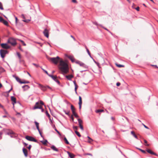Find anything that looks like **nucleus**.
<instances>
[{
  "instance_id": "nucleus-1",
  "label": "nucleus",
  "mask_w": 158,
  "mask_h": 158,
  "mask_svg": "<svg viewBox=\"0 0 158 158\" xmlns=\"http://www.w3.org/2000/svg\"><path fill=\"white\" fill-rule=\"evenodd\" d=\"M59 69H69V63L66 60H63L61 59L58 65Z\"/></svg>"
},
{
  "instance_id": "nucleus-2",
  "label": "nucleus",
  "mask_w": 158,
  "mask_h": 158,
  "mask_svg": "<svg viewBox=\"0 0 158 158\" xmlns=\"http://www.w3.org/2000/svg\"><path fill=\"white\" fill-rule=\"evenodd\" d=\"M61 59L59 56H57L56 57L49 58L48 59V60L52 63L55 64H57L58 63L59 64V63Z\"/></svg>"
},
{
  "instance_id": "nucleus-3",
  "label": "nucleus",
  "mask_w": 158,
  "mask_h": 158,
  "mask_svg": "<svg viewBox=\"0 0 158 158\" xmlns=\"http://www.w3.org/2000/svg\"><path fill=\"white\" fill-rule=\"evenodd\" d=\"M76 63L79 65L81 67L85 69H88V66L85 63L79 61L77 60L76 61Z\"/></svg>"
},
{
  "instance_id": "nucleus-4",
  "label": "nucleus",
  "mask_w": 158,
  "mask_h": 158,
  "mask_svg": "<svg viewBox=\"0 0 158 158\" xmlns=\"http://www.w3.org/2000/svg\"><path fill=\"white\" fill-rule=\"evenodd\" d=\"M39 85V87L40 89L43 91H45L46 90L47 88H49L50 89H51V88L48 86H43L42 85L40 84H38Z\"/></svg>"
},
{
  "instance_id": "nucleus-5",
  "label": "nucleus",
  "mask_w": 158,
  "mask_h": 158,
  "mask_svg": "<svg viewBox=\"0 0 158 158\" xmlns=\"http://www.w3.org/2000/svg\"><path fill=\"white\" fill-rule=\"evenodd\" d=\"M25 139L30 141L34 142H37V140L35 139L34 138L31 136L28 135L26 136L25 137Z\"/></svg>"
},
{
  "instance_id": "nucleus-6",
  "label": "nucleus",
  "mask_w": 158,
  "mask_h": 158,
  "mask_svg": "<svg viewBox=\"0 0 158 158\" xmlns=\"http://www.w3.org/2000/svg\"><path fill=\"white\" fill-rule=\"evenodd\" d=\"M0 53L1 57L4 58L5 57L6 54L8 53V52L6 50L1 49L0 50Z\"/></svg>"
},
{
  "instance_id": "nucleus-7",
  "label": "nucleus",
  "mask_w": 158,
  "mask_h": 158,
  "mask_svg": "<svg viewBox=\"0 0 158 158\" xmlns=\"http://www.w3.org/2000/svg\"><path fill=\"white\" fill-rule=\"evenodd\" d=\"M71 109L72 112L73 114L75 116V117L76 118H78V116L77 115V114L75 112V108L72 105H71Z\"/></svg>"
},
{
  "instance_id": "nucleus-8",
  "label": "nucleus",
  "mask_w": 158,
  "mask_h": 158,
  "mask_svg": "<svg viewBox=\"0 0 158 158\" xmlns=\"http://www.w3.org/2000/svg\"><path fill=\"white\" fill-rule=\"evenodd\" d=\"M8 42L11 44L12 45H15L16 44L15 40L12 38H10L9 39Z\"/></svg>"
},
{
  "instance_id": "nucleus-9",
  "label": "nucleus",
  "mask_w": 158,
  "mask_h": 158,
  "mask_svg": "<svg viewBox=\"0 0 158 158\" xmlns=\"http://www.w3.org/2000/svg\"><path fill=\"white\" fill-rule=\"evenodd\" d=\"M0 22L6 26H8V22L6 21L4 19L1 17H0Z\"/></svg>"
},
{
  "instance_id": "nucleus-10",
  "label": "nucleus",
  "mask_w": 158,
  "mask_h": 158,
  "mask_svg": "<svg viewBox=\"0 0 158 158\" xmlns=\"http://www.w3.org/2000/svg\"><path fill=\"white\" fill-rule=\"evenodd\" d=\"M50 77H51L55 82H56L58 84L60 85V81L57 79V77L56 76H54L53 75L50 76Z\"/></svg>"
},
{
  "instance_id": "nucleus-11",
  "label": "nucleus",
  "mask_w": 158,
  "mask_h": 158,
  "mask_svg": "<svg viewBox=\"0 0 158 158\" xmlns=\"http://www.w3.org/2000/svg\"><path fill=\"white\" fill-rule=\"evenodd\" d=\"M67 57L71 60L72 62H75L76 63V61L77 60H76L74 57L73 56H68Z\"/></svg>"
},
{
  "instance_id": "nucleus-12",
  "label": "nucleus",
  "mask_w": 158,
  "mask_h": 158,
  "mask_svg": "<svg viewBox=\"0 0 158 158\" xmlns=\"http://www.w3.org/2000/svg\"><path fill=\"white\" fill-rule=\"evenodd\" d=\"M1 46L2 48L6 49H8L10 48V46L6 44H2Z\"/></svg>"
},
{
  "instance_id": "nucleus-13",
  "label": "nucleus",
  "mask_w": 158,
  "mask_h": 158,
  "mask_svg": "<svg viewBox=\"0 0 158 158\" xmlns=\"http://www.w3.org/2000/svg\"><path fill=\"white\" fill-rule=\"evenodd\" d=\"M43 33L46 37L48 38L49 37V33H48V31L47 29H45L44 32Z\"/></svg>"
},
{
  "instance_id": "nucleus-14",
  "label": "nucleus",
  "mask_w": 158,
  "mask_h": 158,
  "mask_svg": "<svg viewBox=\"0 0 158 158\" xmlns=\"http://www.w3.org/2000/svg\"><path fill=\"white\" fill-rule=\"evenodd\" d=\"M11 100L12 102V103L13 105V107H14L15 104L16 103V98L14 97V96H11Z\"/></svg>"
},
{
  "instance_id": "nucleus-15",
  "label": "nucleus",
  "mask_w": 158,
  "mask_h": 158,
  "mask_svg": "<svg viewBox=\"0 0 158 158\" xmlns=\"http://www.w3.org/2000/svg\"><path fill=\"white\" fill-rule=\"evenodd\" d=\"M39 109H41L42 112H43L44 111V109L42 108V106H34V107L33 109L34 110Z\"/></svg>"
},
{
  "instance_id": "nucleus-16",
  "label": "nucleus",
  "mask_w": 158,
  "mask_h": 158,
  "mask_svg": "<svg viewBox=\"0 0 158 158\" xmlns=\"http://www.w3.org/2000/svg\"><path fill=\"white\" fill-rule=\"evenodd\" d=\"M79 102L78 103V104L79 105V109H80L81 108V104H82V98H81V97L80 96H79Z\"/></svg>"
},
{
  "instance_id": "nucleus-17",
  "label": "nucleus",
  "mask_w": 158,
  "mask_h": 158,
  "mask_svg": "<svg viewBox=\"0 0 158 158\" xmlns=\"http://www.w3.org/2000/svg\"><path fill=\"white\" fill-rule=\"evenodd\" d=\"M23 151L25 156L26 157H27L28 154L27 150L26 148H23Z\"/></svg>"
},
{
  "instance_id": "nucleus-18",
  "label": "nucleus",
  "mask_w": 158,
  "mask_h": 158,
  "mask_svg": "<svg viewBox=\"0 0 158 158\" xmlns=\"http://www.w3.org/2000/svg\"><path fill=\"white\" fill-rule=\"evenodd\" d=\"M67 153L68 154L70 158H74L75 156V155H74L72 153L69 152H67Z\"/></svg>"
},
{
  "instance_id": "nucleus-19",
  "label": "nucleus",
  "mask_w": 158,
  "mask_h": 158,
  "mask_svg": "<svg viewBox=\"0 0 158 158\" xmlns=\"http://www.w3.org/2000/svg\"><path fill=\"white\" fill-rule=\"evenodd\" d=\"M14 134V132L12 131H9L7 133V135H10V136L11 137H13V136L12 135H13Z\"/></svg>"
},
{
  "instance_id": "nucleus-20",
  "label": "nucleus",
  "mask_w": 158,
  "mask_h": 158,
  "mask_svg": "<svg viewBox=\"0 0 158 158\" xmlns=\"http://www.w3.org/2000/svg\"><path fill=\"white\" fill-rule=\"evenodd\" d=\"M147 152L149 153H150L151 154L154 155H156V153H154L150 149H148L147 150Z\"/></svg>"
},
{
  "instance_id": "nucleus-21",
  "label": "nucleus",
  "mask_w": 158,
  "mask_h": 158,
  "mask_svg": "<svg viewBox=\"0 0 158 158\" xmlns=\"http://www.w3.org/2000/svg\"><path fill=\"white\" fill-rule=\"evenodd\" d=\"M66 78L69 80H71V79L73 77V76L72 75L66 76Z\"/></svg>"
},
{
  "instance_id": "nucleus-22",
  "label": "nucleus",
  "mask_w": 158,
  "mask_h": 158,
  "mask_svg": "<svg viewBox=\"0 0 158 158\" xmlns=\"http://www.w3.org/2000/svg\"><path fill=\"white\" fill-rule=\"evenodd\" d=\"M51 148L54 151H55L56 152L58 151V150L56 148V147L54 145H52L51 146Z\"/></svg>"
},
{
  "instance_id": "nucleus-23",
  "label": "nucleus",
  "mask_w": 158,
  "mask_h": 158,
  "mask_svg": "<svg viewBox=\"0 0 158 158\" xmlns=\"http://www.w3.org/2000/svg\"><path fill=\"white\" fill-rule=\"evenodd\" d=\"M34 123L35 124L37 129L38 130H39L40 129L39 127V123L37 122L36 121H35L34 122Z\"/></svg>"
},
{
  "instance_id": "nucleus-24",
  "label": "nucleus",
  "mask_w": 158,
  "mask_h": 158,
  "mask_svg": "<svg viewBox=\"0 0 158 158\" xmlns=\"http://www.w3.org/2000/svg\"><path fill=\"white\" fill-rule=\"evenodd\" d=\"M115 64L117 67H118L119 68H120L122 67H124V65L118 64L117 63H115Z\"/></svg>"
},
{
  "instance_id": "nucleus-25",
  "label": "nucleus",
  "mask_w": 158,
  "mask_h": 158,
  "mask_svg": "<svg viewBox=\"0 0 158 158\" xmlns=\"http://www.w3.org/2000/svg\"><path fill=\"white\" fill-rule=\"evenodd\" d=\"M77 120L79 123V126L82 125L83 123L82 121L80 118H78Z\"/></svg>"
},
{
  "instance_id": "nucleus-26",
  "label": "nucleus",
  "mask_w": 158,
  "mask_h": 158,
  "mask_svg": "<svg viewBox=\"0 0 158 158\" xmlns=\"http://www.w3.org/2000/svg\"><path fill=\"white\" fill-rule=\"evenodd\" d=\"M41 142L44 145H46L48 143V141L47 140L45 139L44 140L41 141Z\"/></svg>"
},
{
  "instance_id": "nucleus-27",
  "label": "nucleus",
  "mask_w": 158,
  "mask_h": 158,
  "mask_svg": "<svg viewBox=\"0 0 158 158\" xmlns=\"http://www.w3.org/2000/svg\"><path fill=\"white\" fill-rule=\"evenodd\" d=\"M15 78L16 81L19 82L21 84V82H22V81H21L20 79L18 77H15Z\"/></svg>"
},
{
  "instance_id": "nucleus-28",
  "label": "nucleus",
  "mask_w": 158,
  "mask_h": 158,
  "mask_svg": "<svg viewBox=\"0 0 158 158\" xmlns=\"http://www.w3.org/2000/svg\"><path fill=\"white\" fill-rule=\"evenodd\" d=\"M61 70L62 73H67L68 72L69 70Z\"/></svg>"
},
{
  "instance_id": "nucleus-29",
  "label": "nucleus",
  "mask_w": 158,
  "mask_h": 158,
  "mask_svg": "<svg viewBox=\"0 0 158 158\" xmlns=\"http://www.w3.org/2000/svg\"><path fill=\"white\" fill-rule=\"evenodd\" d=\"M131 134L136 139H138L137 136L135 135L134 132L133 131H131Z\"/></svg>"
},
{
  "instance_id": "nucleus-30",
  "label": "nucleus",
  "mask_w": 158,
  "mask_h": 158,
  "mask_svg": "<svg viewBox=\"0 0 158 158\" xmlns=\"http://www.w3.org/2000/svg\"><path fill=\"white\" fill-rule=\"evenodd\" d=\"M17 55L19 59H21L22 58V56L18 52H17Z\"/></svg>"
},
{
  "instance_id": "nucleus-31",
  "label": "nucleus",
  "mask_w": 158,
  "mask_h": 158,
  "mask_svg": "<svg viewBox=\"0 0 158 158\" xmlns=\"http://www.w3.org/2000/svg\"><path fill=\"white\" fill-rule=\"evenodd\" d=\"M64 140L65 141L66 143L68 144H69V142H68V141L67 139L65 137H64Z\"/></svg>"
},
{
  "instance_id": "nucleus-32",
  "label": "nucleus",
  "mask_w": 158,
  "mask_h": 158,
  "mask_svg": "<svg viewBox=\"0 0 158 158\" xmlns=\"http://www.w3.org/2000/svg\"><path fill=\"white\" fill-rule=\"evenodd\" d=\"M43 71H44V72L45 73H46L49 77H50V76H52V74H49L48 73V72L46 70H43Z\"/></svg>"
},
{
  "instance_id": "nucleus-33",
  "label": "nucleus",
  "mask_w": 158,
  "mask_h": 158,
  "mask_svg": "<svg viewBox=\"0 0 158 158\" xmlns=\"http://www.w3.org/2000/svg\"><path fill=\"white\" fill-rule=\"evenodd\" d=\"M87 138L89 139L88 142L89 143H91L93 141V139L89 136H87Z\"/></svg>"
},
{
  "instance_id": "nucleus-34",
  "label": "nucleus",
  "mask_w": 158,
  "mask_h": 158,
  "mask_svg": "<svg viewBox=\"0 0 158 158\" xmlns=\"http://www.w3.org/2000/svg\"><path fill=\"white\" fill-rule=\"evenodd\" d=\"M104 111V110H96V112L97 113H98L101 112H102Z\"/></svg>"
},
{
  "instance_id": "nucleus-35",
  "label": "nucleus",
  "mask_w": 158,
  "mask_h": 158,
  "mask_svg": "<svg viewBox=\"0 0 158 158\" xmlns=\"http://www.w3.org/2000/svg\"><path fill=\"white\" fill-rule=\"evenodd\" d=\"M137 149L139 150H140L143 153H146V152H145V151H144V150H142V149H140V148H137Z\"/></svg>"
},
{
  "instance_id": "nucleus-36",
  "label": "nucleus",
  "mask_w": 158,
  "mask_h": 158,
  "mask_svg": "<svg viewBox=\"0 0 158 158\" xmlns=\"http://www.w3.org/2000/svg\"><path fill=\"white\" fill-rule=\"evenodd\" d=\"M75 132L76 134L79 137H80L81 136V135L80 134V133L77 131H75Z\"/></svg>"
},
{
  "instance_id": "nucleus-37",
  "label": "nucleus",
  "mask_w": 158,
  "mask_h": 158,
  "mask_svg": "<svg viewBox=\"0 0 158 158\" xmlns=\"http://www.w3.org/2000/svg\"><path fill=\"white\" fill-rule=\"evenodd\" d=\"M29 83V82L28 81H22V82H21V84H27Z\"/></svg>"
},
{
  "instance_id": "nucleus-38",
  "label": "nucleus",
  "mask_w": 158,
  "mask_h": 158,
  "mask_svg": "<svg viewBox=\"0 0 158 158\" xmlns=\"http://www.w3.org/2000/svg\"><path fill=\"white\" fill-rule=\"evenodd\" d=\"M46 115L48 117V118H50V115L48 114V111H46Z\"/></svg>"
},
{
  "instance_id": "nucleus-39",
  "label": "nucleus",
  "mask_w": 158,
  "mask_h": 158,
  "mask_svg": "<svg viewBox=\"0 0 158 158\" xmlns=\"http://www.w3.org/2000/svg\"><path fill=\"white\" fill-rule=\"evenodd\" d=\"M19 40L22 43L24 46H25L26 45V44L23 41L20 40Z\"/></svg>"
},
{
  "instance_id": "nucleus-40",
  "label": "nucleus",
  "mask_w": 158,
  "mask_h": 158,
  "mask_svg": "<svg viewBox=\"0 0 158 158\" xmlns=\"http://www.w3.org/2000/svg\"><path fill=\"white\" fill-rule=\"evenodd\" d=\"M0 9L2 10H3V7L2 5L1 2H0Z\"/></svg>"
},
{
  "instance_id": "nucleus-41",
  "label": "nucleus",
  "mask_w": 158,
  "mask_h": 158,
  "mask_svg": "<svg viewBox=\"0 0 158 158\" xmlns=\"http://www.w3.org/2000/svg\"><path fill=\"white\" fill-rule=\"evenodd\" d=\"M63 111L65 113V114L68 115H69V111H68L67 112H66V111L65 110H63Z\"/></svg>"
},
{
  "instance_id": "nucleus-42",
  "label": "nucleus",
  "mask_w": 158,
  "mask_h": 158,
  "mask_svg": "<svg viewBox=\"0 0 158 158\" xmlns=\"http://www.w3.org/2000/svg\"><path fill=\"white\" fill-rule=\"evenodd\" d=\"M144 142L145 143H146V144L145 145V146H149V144L147 143V141L146 140L144 139Z\"/></svg>"
},
{
  "instance_id": "nucleus-43",
  "label": "nucleus",
  "mask_w": 158,
  "mask_h": 158,
  "mask_svg": "<svg viewBox=\"0 0 158 158\" xmlns=\"http://www.w3.org/2000/svg\"><path fill=\"white\" fill-rule=\"evenodd\" d=\"M23 21L24 22H26V23H28V22H29V21H30V20H29V19H26V20L24 19V20H23Z\"/></svg>"
},
{
  "instance_id": "nucleus-44",
  "label": "nucleus",
  "mask_w": 158,
  "mask_h": 158,
  "mask_svg": "<svg viewBox=\"0 0 158 158\" xmlns=\"http://www.w3.org/2000/svg\"><path fill=\"white\" fill-rule=\"evenodd\" d=\"M86 51L88 54L90 56V53L89 50V49L86 47Z\"/></svg>"
},
{
  "instance_id": "nucleus-45",
  "label": "nucleus",
  "mask_w": 158,
  "mask_h": 158,
  "mask_svg": "<svg viewBox=\"0 0 158 158\" xmlns=\"http://www.w3.org/2000/svg\"><path fill=\"white\" fill-rule=\"evenodd\" d=\"M73 128L74 130H77L78 129V127L77 126H73Z\"/></svg>"
},
{
  "instance_id": "nucleus-46",
  "label": "nucleus",
  "mask_w": 158,
  "mask_h": 158,
  "mask_svg": "<svg viewBox=\"0 0 158 158\" xmlns=\"http://www.w3.org/2000/svg\"><path fill=\"white\" fill-rule=\"evenodd\" d=\"M19 62L21 63H24V60H23L22 59V58L21 59H19Z\"/></svg>"
},
{
  "instance_id": "nucleus-47",
  "label": "nucleus",
  "mask_w": 158,
  "mask_h": 158,
  "mask_svg": "<svg viewBox=\"0 0 158 158\" xmlns=\"http://www.w3.org/2000/svg\"><path fill=\"white\" fill-rule=\"evenodd\" d=\"M35 106H40V103L39 102H36Z\"/></svg>"
},
{
  "instance_id": "nucleus-48",
  "label": "nucleus",
  "mask_w": 158,
  "mask_h": 158,
  "mask_svg": "<svg viewBox=\"0 0 158 158\" xmlns=\"http://www.w3.org/2000/svg\"><path fill=\"white\" fill-rule=\"evenodd\" d=\"M55 130L60 135H61V134L59 131L56 128L55 129Z\"/></svg>"
},
{
  "instance_id": "nucleus-49",
  "label": "nucleus",
  "mask_w": 158,
  "mask_h": 158,
  "mask_svg": "<svg viewBox=\"0 0 158 158\" xmlns=\"http://www.w3.org/2000/svg\"><path fill=\"white\" fill-rule=\"evenodd\" d=\"M39 102L40 103V104H41L42 105H44V103L42 101L40 100V102Z\"/></svg>"
},
{
  "instance_id": "nucleus-50",
  "label": "nucleus",
  "mask_w": 158,
  "mask_h": 158,
  "mask_svg": "<svg viewBox=\"0 0 158 158\" xmlns=\"http://www.w3.org/2000/svg\"><path fill=\"white\" fill-rule=\"evenodd\" d=\"M81 129L82 130H84V128H83V126L82 125H80V126H79Z\"/></svg>"
},
{
  "instance_id": "nucleus-51",
  "label": "nucleus",
  "mask_w": 158,
  "mask_h": 158,
  "mask_svg": "<svg viewBox=\"0 0 158 158\" xmlns=\"http://www.w3.org/2000/svg\"><path fill=\"white\" fill-rule=\"evenodd\" d=\"M96 63L97 64V65L98 66V68H99V69L101 68V67H100V64L99 63H97V62H96Z\"/></svg>"
},
{
  "instance_id": "nucleus-52",
  "label": "nucleus",
  "mask_w": 158,
  "mask_h": 158,
  "mask_svg": "<svg viewBox=\"0 0 158 158\" xmlns=\"http://www.w3.org/2000/svg\"><path fill=\"white\" fill-rule=\"evenodd\" d=\"M15 19L16 23L17 24V23L18 21V20L17 17H15Z\"/></svg>"
},
{
  "instance_id": "nucleus-53",
  "label": "nucleus",
  "mask_w": 158,
  "mask_h": 158,
  "mask_svg": "<svg viewBox=\"0 0 158 158\" xmlns=\"http://www.w3.org/2000/svg\"><path fill=\"white\" fill-rule=\"evenodd\" d=\"M135 9H136L137 11H139V7L138 6L135 8Z\"/></svg>"
},
{
  "instance_id": "nucleus-54",
  "label": "nucleus",
  "mask_w": 158,
  "mask_h": 158,
  "mask_svg": "<svg viewBox=\"0 0 158 158\" xmlns=\"http://www.w3.org/2000/svg\"><path fill=\"white\" fill-rule=\"evenodd\" d=\"M25 87L27 88V89H28L30 88V87L27 85H25Z\"/></svg>"
},
{
  "instance_id": "nucleus-55",
  "label": "nucleus",
  "mask_w": 158,
  "mask_h": 158,
  "mask_svg": "<svg viewBox=\"0 0 158 158\" xmlns=\"http://www.w3.org/2000/svg\"><path fill=\"white\" fill-rule=\"evenodd\" d=\"M55 72V71H54V70H52L51 71V73H50V74H52V75H53V73Z\"/></svg>"
},
{
  "instance_id": "nucleus-56",
  "label": "nucleus",
  "mask_w": 158,
  "mask_h": 158,
  "mask_svg": "<svg viewBox=\"0 0 158 158\" xmlns=\"http://www.w3.org/2000/svg\"><path fill=\"white\" fill-rule=\"evenodd\" d=\"M120 85V82H118L116 83V85L117 86H118Z\"/></svg>"
},
{
  "instance_id": "nucleus-57",
  "label": "nucleus",
  "mask_w": 158,
  "mask_h": 158,
  "mask_svg": "<svg viewBox=\"0 0 158 158\" xmlns=\"http://www.w3.org/2000/svg\"><path fill=\"white\" fill-rule=\"evenodd\" d=\"M31 145H29V146L27 147V148L29 150H30L31 148Z\"/></svg>"
},
{
  "instance_id": "nucleus-58",
  "label": "nucleus",
  "mask_w": 158,
  "mask_h": 158,
  "mask_svg": "<svg viewBox=\"0 0 158 158\" xmlns=\"http://www.w3.org/2000/svg\"><path fill=\"white\" fill-rule=\"evenodd\" d=\"M143 125L144 127L146 128L147 129H149V128L146 126V125H144L143 124Z\"/></svg>"
},
{
  "instance_id": "nucleus-59",
  "label": "nucleus",
  "mask_w": 158,
  "mask_h": 158,
  "mask_svg": "<svg viewBox=\"0 0 158 158\" xmlns=\"http://www.w3.org/2000/svg\"><path fill=\"white\" fill-rule=\"evenodd\" d=\"M19 48L21 51H23V50L21 48V46H19Z\"/></svg>"
},
{
  "instance_id": "nucleus-60",
  "label": "nucleus",
  "mask_w": 158,
  "mask_h": 158,
  "mask_svg": "<svg viewBox=\"0 0 158 158\" xmlns=\"http://www.w3.org/2000/svg\"><path fill=\"white\" fill-rule=\"evenodd\" d=\"M51 125H52V127H53V128H54V129H55V128H56V127H55V125H52V124H51Z\"/></svg>"
},
{
  "instance_id": "nucleus-61",
  "label": "nucleus",
  "mask_w": 158,
  "mask_h": 158,
  "mask_svg": "<svg viewBox=\"0 0 158 158\" xmlns=\"http://www.w3.org/2000/svg\"><path fill=\"white\" fill-rule=\"evenodd\" d=\"M86 155H90L91 156H92V155L91 153H87L86 154Z\"/></svg>"
},
{
  "instance_id": "nucleus-62",
  "label": "nucleus",
  "mask_w": 158,
  "mask_h": 158,
  "mask_svg": "<svg viewBox=\"0 0 158 158\" xmlns=\"http://www.w3.org/2000/svg\"><path fill=\"white\" fill-rule=\"evenodd\" d=\"M49 119L50 120V123H51V124H52V121L51 119V118H49Z\"/></svg>"
},
{
  "instance_id": "nucleus-63",
  "label": "nucleus",
  "mask_w": 158,
  "mask_h": 158,
  "mask_svg": "<svg viewBox=\"0 0 158 158\" xmlns=\"http://www.w3.org/2000/svg\"><path fill=\"white\" fill-rule=\"evenodd\" d=\"M72 1L74 3H77V2L76 0H72Z\"/></svg>"
},
{
  "instance_id": "nucleus-64",
  "label": "nucleus",
  "mask_w": 158,
  "mask_h": 158,
  "mask_svg": "<svg viewBox=\"0 0 158 158\" xmlns=\"http://www.w3.org/2000/svg\"><path fill=\"white\" fill-rule=\"evenodd\" d=\"M152 66H154V68H158V67L156 65H153Z\"/></svg>"
}]
</instances>
